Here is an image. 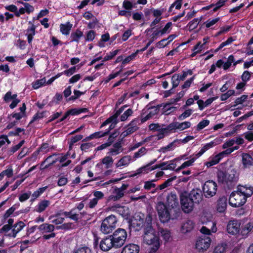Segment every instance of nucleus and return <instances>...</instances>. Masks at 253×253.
I'll use <instances>...</instances> for the list:
<instances>
[{"label": "nucleus", "mask_w": 253, "mask_h": 253, "mask_svg": "<svg viewBox=\"0 0 253 253\" xmlns=\"http://www.w3.org/2000/svg\"><path fill=\"white\" fill-rule=\"evenodd\" d=\"M143 243L148 246V253H156L160 247L159 236L151 226L145 230Z\"/></svg>", "instance_id": "1"}, {"label": "nucleus", "mask_w": 253, "mask_h": 253, "mask_svg": "<svg viewBox=\"0 0 253 253\" xmlns=\"http://www.w3.org/2000/svg\"><path fill=\"white\" fill-rule=\"evenodd\" d=\"M186 159V158L185 156L182 155L170 161L163 162L160 165H156L154 167H151V165L152 164V163H151L137 169L136 171V173L133 174L132 176H136L137 174L141 173H147L149 171H152L157 168H161L163 170H173L175 169L176 167V162L177 161L185 160Z\"/></svg>", "instance_id": "2"}, {"label": "nucleus", "mask_w": 253, "mask_h": 253, "mask_svg": "<svg viewBox=\"0 0 253 253\" xmlns=\"http://www.w3.org/2000/svg\"><path fill=\"white\" fill-rule=\"evenodd\" d=\"M13 219L9 218L7 220V224L2 227L1 232L5 236L15 238L17 233L25 226V224L23 221H19L13 225Z\"/></svg>", "instance_id": "3"}, {"label": "nucleus", "mask_w": 253, "mask_h": 253, "mask_svg": "<svg viewBox=\"0 0 253 253\" xmlns=\"http://www.w3.org/2000/svg\"><path fill=\"white\" fill-rule=\"evenodd\" d=\"M118 220L116 216L111 215L105 218L102 222L100 231L105 234H109L117 226Z\"/></svg>", "instance_id": "4"}, {"label": "nucleus", "mask_w": 253, "mask_h": 253, "mask_svg": "<svg viewBox=\"0 0 253 253\" xmlns=\"http://www.w3.org/2000/svg\"><path fill=\"white\" fill-rule=\"evenodd\" d=\"M110 236L113 241L114 248L118 249L124 245L127 237V234L126 230L118 228Z\"/></svg>", "instance_id": "5"}, {"label": "nucleus", "mask_w": 253, "mask_h": 253, "mask_svg": "<svg viewBox=\"0 0 253 253\" xmlns=\"http://www.w3.org/2000/svg\"><path fill=\"white\" fill-rule=\"evenodd\" d=\"M159 218L162 222H167L170 219L171 209L167 208L162 202H159L156 206Z\"/></svg>", "instance_id": "6"}, {"label": "nucleus", "mask_w": 253, "mask_h": 253, "mask_svg": "<svg viewBox=\"0 0 253 253\" xmlns=\"http://www.w3.org/2000/svg\"><path fill=\"white\" fill-rule=\"evenodd\" d=\"M188 195L189 193L185 191L181 192L180 194L181 208L183 211L186 213H189L192 211L194 203Z\"/></svg>", "instance_id": "7"}, {"label": "nucleus", "mask_w": 253, "mask_h": 253, "mask_svg": "<svg viewBox=\"0 0 253 253\" xmlns=\"http://www.w3.org/2000/svg\"><path fill=\"white\" fill-rule=\"evenodd\" d=\"M247 202L245 197L241 193L238 192L236 189L231 193L230 194L229 204V205L234 208H238L243 206Z\"/></svg>", "instance_id": "8"}, {"label": "nucleus", "mask_w": 253, "mask_h": 253, "mask_svg": "<svg viewBox=\"0 0 253 253\" xmlns=\"http://www.w3.org/2000/svg\"><path fill=\"white\" fill-rule=\"evenodd\" d=\"M204 195L206 198H211L215 195L217 185L213 180H208L205 182L202 187Z\"/></svg>", "instance_id": "9"}, {"label": "nucleus", "mask_w": 253, "mask_h": 253, "mask_svg": "<svg viewBox=\"0 0 253 253\" xmlns=\"http://www.w3.org/2000/svg\"><path fill=\"white\" fill-rule=\"evenodd\" d=\"M211 242L210 237L202 235L197 239L195 244L196 248L199 252L205 251L210 247Z\"/></svg>", "instance_id": "10"}, {"label": "nucleus", "mask_w": 253, "mask_h": 253, "mask_svg": "<svg viewBox=\"0 0 253 253\" xmlns=\"http://www.w3.org/2000/svg\"><path fill=\"white\" fill-rule=\"evenodd\" d=\"M191 126V123L189 121H185L181 123L178 122H172L168 125V129L172 130L182 131L189 128Z\"/></svg>", "instance_id": "11"}, {"label": "nucleus", "mask_w": 253, "mask_h": 253, "mask_svg": "<svg viewBox=\"0 0 253 253\" xmlns=\"http://www.w3.org/2000/svg\"><path fill=\"white\" fill-rule=\"evenodd\" d=\"M66 156H59L57 157L56 155L50 156L47 157L44 162L41 165V169H45L48 168L50 165L55 163L57 161L63 162L66 159Z\"/></svg>", "instance_id": "12"}, {"label": "nucleus", "mask_w": 253, "mask_h": 253, "mask_svg": "<svg viewBox=\"0 0 253 253\" xmlns=\"http://www.w3.org/2000/svg\"><path fill=\"white\" fill-rule=\"evenodd\" d=\"M222 139L219 138H216L213 141L205 144L200 149L199 152L196 154V158H199L205 152L209 150L210 149L213 147L214 146L217 145L221 143Z\"/></svg>", "instance_id": "13"}, {"label": "nucleus", "mask_w": 253, "mask_h": 253, "mask_svg": "<svg viewBox=\"0 0 253 253\" xmlns=\"http://www.w3.org/2000/svg\"><path fill=\"white\" fill-rule=\"evenodd\" d=\"M237 190L246 200L253 194V186L251 185H239L237 186Z\"/></svg>", "instance_id": "14"}, {"label": "nucleus", "mask_w": 253, "mask_h": 253, "mask_svg": "<svg viewBox=\"0 0 253 253\" xmlns=\"http://www.w3.org/2000/svg\"><path fill=\"white\" fill-rule=\"evenodd\" d=\"M240 223L236 220H230L227 225V231L228 233L232 235H236L240 231Z\"/></svg>", "instance_id": "15"}, {"label": "nucleus", "mask_w": 253, "mask_h": 253, "mask_svg": "<svg viewBox=\"0 0 253 253\" xmlns=\"http://www.w3.org/2000/svg\"><path fill=\"white\" fill-rule=\"evenodd\" d=\"M113 162L114 160L111 156H106L102 158L100 162L96 165V167L99 169H108L112 167Z\"/></svg>", "instance_id": "16"}, {"label": "nucleus", "mask_w": 253, "mask_h": 253, "mask_svg": "<svg viewBox=\"0 0 253 253\" xmlns=\"http://www.w3.org/2000/svg\"><path fill=\"white\" fill-rule=\"evenodd\" d=\"M99 247L100 249L104 252H107L112 248H114L113 241L111 236H109L102 239L100 242Z\"/></svg>", "instance_id": "17"}, {"label": "nucleus", "mask_w": 253, "mask_h": 253, "mask_svg": "<svg viewBox=\"0 0 253 253\" xmlns=\"http://www.w3.org/2000/svg\"><path fill=\"white\" fill-rule=\"evenodd\" d=\"M166 204L169 208L174 209L178 206V199L176 194L174 193H170L167 197Z\"/></svg>", "instance_id": "18"}, {"label": "nucleus", "mask_w": 253, "mask_h": 253, "mask_svg": "<svg viewBox=\"0 0 253 253\" xmlns=\"http://www.w3.org/2000/svg\"><path fill=\"white\" fill-rule=\"evenodd\" d=\"M227 207V198L224 196L220 197L217 201V204L216 206V211L220 213H224L226 211Z\"/></svg>", "instance_id": "19"}, {"label": "nucleus", "mask_w": 253, "mask_h": 253, "mask_svg": "<svg viewBox=\"0 0 253 253\" xmlns=\"http://www.w3.org/2000/svg\"><path fill=\"white\" fill-rule=\"evenodd\" d=\"M139 251L140 247L138 245L129 243L122 248L121 253H139Z\"/></svg>", "instance_id": "20"}, {"label": "nucleus", "mask_w": 253, "mask_h": 253, "mask_svg": "<svg viewBox=\"0 0 253 253\" xmlns=\"http://www.w3.org/2000/svg\"><path fill=\"white\" fill-rule=\"evenodd\" d=\"M28 24L31 25L26 30V35L27 36V41L29 44H31L33 37L36 33V26L32 21H29Z\"/></svg>", "instance_id": "21"}, {"label": "nucleus", "mask_w": 253, "mask_h": 253, "mask_svg": "<svg viewBox=\"0 0 253 253\" xmlns=\"http://www.w3.org/2000/svg\"><path fill=\"white\" fill-rule=\"evenodd\" d=\"M132 162H133L132 157L129 155H126L120 159L116 163V167L121 169L123 167H126Z\"/></svg>", "instance_id": "22"}, {"label": "nucleus", "mask_w": 253, "mask_h": 253, "mask_svg": "<svg viewBox=\"0 0 253 253\" xmlns=\"http://www.w3.org/2000/svg\"><path fill=\"white\" fill-rule=\"evenodd\" d=\"M242 163L244 169H250L253 166V158L247 153L242 154Z\"/></svg>", "instance_id": "23"}, {"label": "nucleus", "mask_w": 253, "mask_h": 253, "mask_svg": "<svg viewBox=\"0 0 253 253\" xmlns=\"http://www.w3.org/2000/svg\"><path fill=\"white\" fill-rule=\"evenodd\" d=\"M159 110L156 107H152L149 109L147 112V114H143L141 116V123H144L147 120L152 118L155 115L158 113Z\"/></svg>", "instance_id": "24"}, {"label": "nucleus", "mask_w": 253, "mask_h": 253, "mask_svg": "<svg viewBox=\"0 0 253 253\" xmlns=\"http://www.w3.org/2000/svg\"><path fill=\"white\" fill-rule=\"evenodd\" d=\"M125 106H124V107H121L117 112L115 114V115H114L113 116L109 118V119H108L107 120H106L102 125H101V127H103L105 126H106V125L109 124V123H111V126H110V127H114L115 125L117 124V117L120 114V113H121L124 110V108H125Z\"/></svg>", "instance_id": "25"}, {"label": "nucleus", "mask_w": 253, "mask_h": 253, "mask_svg": "<svg viewBox=\"0 0 253 253\" xmlns=\"http://www.w3.org/2000/svg\"><path fill=\"white\" fill-rule=\"evenodd\" d=\"M253 229V221L246 222L242 227L240 234L243 238H247Z\"/></svg>", "instance_id": "26"}, {"label": "nucleus", "mask_w": 253, "mask_h": 253, "mask_svg": "<svg viewBox=\"0 0 253 253\" xmlns=\"http://www.w3.org/2000/svg\"><path fill=\"white\" fill-rule=\"evenodd\" d=\"M188 196L194 203H199L202 200L201 190L199 188L192 189L189 193Z\"/></svg>", "instance_id": "27"}, {"label": "nucleus", "mask_w": 253, "mask_h": 253, "mask_svg": "<svg viewBox=\"0 0 253 253\" xmlns=\"http://www.w3.org/2000/svg\"><path fill=\"white\" fill-rule=\"evenodd\" d=\"M192 74V72L191 70H189L186 71H184L181 74H175L174 75L172 78L171 80L174 82V80H176V83L174 84L175 86H177L179 84L180 81L184 80L185 78L188 75H191Z\"/></svg>", "instance_id": "28"}, {"label": "nucleus", "mask_w": 253, "mask_h": 253, "mask_svg": "<svg viewBox=\"0 0 253 253\" xmlns=\"http://www.w3.org/2000/svg\"><path fill=\"white\" fill-rule=\"evenodd\" d=\"M124 195V193H122V190L118 187H115L112 194L108 198V201H116L122 198Z\"/></svg>", "instance_id": "29"}, {"label": "nucleus", "mask_w": 253, "mask_h": 253, "mask_svg": "<svg viewBox=\"0 0 253 253\" xmlns=\"http://www.w3.org/2000/svg\"><path fill=\"white\" fill-rule=\"evenodd\" d=\"M194 224L191 220H187L183 222L181 226L180 231L182 233L191 232L194 228Z\"/></svg>", "instance_id": "30"}, {"label": "nucleus", "mask_w": 253, "mask_h": 253, "mask_svg": "<svg viewBox=\"0 0 253 253\" xmlns=\"http://www.w3.org/2000/svg\"><path fill=\"white\" fill-rule=\"evenodd\" d=\"M217 98V97H213L208 98L204 101L203 100H200L197 101V103L198 105L199 109L201 111L203 110L205 107L211 105L212 102L215 100Z\"/></svg>", "instance_id": "31"}, {"label": "nucleus", "mask_w": 253, "mask_h": 253, "mask_svg": "<svg viewBox=\"0 0 253 253\" xmlns=\"http://www.w3.org/2000/svg\"><path fill=\"white\" fill-rule=\"evenodd\" d=\"M38 229L42 233H47L53 232L55 229V227L52 224L43 223L39 226Z\"/></svg>", "instance_id": "32"}, {"label": "nucleus", "mask_w": 253, "mask_h": 253, "mask_svg": "<svg viewBox=\"0 0 253 253\" xmlns=\"http://www.w3.org/2000/svg\"><path fill=\"white\" fill-rule=\"evenodd\" d=\"M217 177L218 180L222 182L231 181H232L233 179V176L221 170L217 172Z\"/></svg>", "instance_id": "33"}, {"label": "nucleus", "mask_w": 253, "mask_h": 253, "mask_svg": "<svg viewBox=\"0 0 253 253\" xmlns=\"http://www.w3.org/2000/svg\"><path fill=\"white\" fill-rule=\"evenodd\" d=\"M84 33L80 29H77L75 32L71 34L70 39L71 42H76L77 43H79L81 38L83 37Z\"/></svg>", "instance_id": "34"}, {"label": "nucleus", "mask_w": 253, "mask_h": 253, "mask_svg": "<svg viewBox=\"0 0 253 253\" xmlns=\"http://www.w3.org/2000/svg\"><path fill=\"white\" fill-rule=\"evenodd\" d=\"M221 160V159L218 154L214 156L211 157L208 161L205 163V165L209 168L218 164Z\"/></svg>", "instance_id": "35"}, {"label": "nucleus", "mask_w": 253, "mask_h": 253, "mask_svg": "<svg viewBox=\"0 0 253 253\" xmlns=\"http://www.w3.org/2000/svg\"><path fill=\"white\" fill-rule=\"evenodd\" d=\"M110 209L112 211H116L123 216L127 214L128 208L124 206H113Z\"/></svg>", "instance_id": "36"}, {"label": "nucleus", "mask_w": 253, "mask_h": 253, "mask_svg": "<svg viewBox=\"0 0 253 253\" xmlns=\"http://www.w3.org/2000/svg\"><path fill=\"white\" fill-rule=\"evenodd\" d=\"M197 159H198V158H196V156L195 155L189 160L184 162L180 167L175 169V171L176 172H179L180 170L184 169L185 168L191 166Z\"/></svg>", "instance_id": "37"}, {"label": "nucleus", "mask_w": 253, "mask_h": 253, "mask_svg": "<svg viewBox=\"0 0 253 253\" xmlns=\"http://www.w3.org/2000/svg\"><path fill=\"white\" fill-rule=\"evenodd\" d=\"M202 19V17H201L200 18H194L193 20L190 21L187 25V27H188V30L191 32L196 29Z\"/></svg>", "instance_id": "38"}, {"label": "nucleus", "mask_w": 253, "mask_h": 253, "mask_svg": "<svg viewBox=\"0 0 253 253\" xmlns=\"http://www.w3.org/2000/svg\"><path fill=\"white\" fill-rule=\"evenodd\" d=\"M159 133L156 136V138L155 139L159 140L163 138L165 136L169 134L171 131L170 129H168V126L165 127H162L160 130H158Z\"/></svg>", "instance_id": "39"}, {"label": "nucleus", "mask_w": 253, "mask_h": 253, "mask_svg": "<svg viewBox=\"0 0 253 253\" xmlns=\"http://www.w3.org/2000/svg\"><path fill=\"white\" fill-rule=\"evenodd\" d=\"M122 151V149L121 144L117 143L114 144L112 148L109 149L108 154L114 156L120 154Z\"/></svg>", "instance_id": "40"}, {"label": "nucleus", "mask_w": 253, "mask_h": 253, "mask_svg": "<svg viewBox=\"0 0 253 253\" xmlns=\"http://www.w3.org/2000/svg\"><path fill=\"white\" fill-rule=\"evenodd\" d=\"M50 205V202L48 200H43L39 203L37 206L36 211L42 212L44 211Z\"/></svg>", "instance_id": "41"}, {"label": "nucleus", "mask_w": 253, "mask_h": 253, "mask_svg": "<svg viewBox=\"0 0 253 253\" xmlns=\"http://www.w3.org/2000/svg\"><path fill=\"white\" fill-rule=\"evenodd\" d=\"M72 24L67 22L66 24H61L60 26V31L63 35H68L71 30Z\"/></svg>", "instance_id": "42"}, {"label": "nucleus", "mask_w": 253, "mask_h": 253, "mask_svg": "<svg viewBox=\"0 0 253 253\" xmlns=\"http://www.w3.org/2000/svg\"><path fill=\"white\" fill-rule=\"evenodd\" d=\"M227 248V245L225 243L218 244L214 248V253H224Z\"/></svg>", "instance_id": "43"}, {"label": "nucleus", "mask_w": 253, "mask_h": 253, "mask_svg": "<svg viewBox=\"0 0 253 253\" xmlns=\"http://www.w3.org/2000/svg\"><path fill=\"white\" fill-rule=\"evenodd\" d=\"M217 231V228L216 226V223H212V227L211 228V230H209L207 228H206L205 226H203L201 229H200V232L205 235H210L211 232L212 233H215Z\"/></svg>", "instance_id": "44"}, {"label": "nucleus", "mask_w": 253, "mask_h": 253, "mask_svg": "<svg viewBox=\"0 0 253 253\" xmlns=\"http://www.w3.org/2000/svg\"><path fill=\"white\" fill-rule=\"evenodd\" d=\"M107 133H108V132H103L102 131L95 132L90 134L89 136H88L87 137H86L85 139L86 140H91V139L100 138V137L104 136Z\"/></svg>", "instance_id": "45"}, {"label": "nucleus", "mask_w": 253, "mask_h": 253, "mask_svg": "<svg viewBox=\"0 0 253 253\" xmlns=\"http://www.w3.org/2000/svg\"><path fill=\"white\" fill-rule=\"evenodd\" d=\"M46 79L45 78L42 79L37 80L32 83V87L35 89L39 88L40 87L45 85Z\"/></svg>", "instance_id": "46"}, {"label": "nucleus", "mask_w": 253, "mask_h": 253, "mask_svg": "<svg viewBox=\"0 0 253 253\" xmlns=\"http://www.w3.org/2000/svg\"><path fill=\"white\" fill-rule=\"evenodd\" d=\"M60 214L58 213L55 216L51 215L49 217V219L51 220V222L55 224H60L64 221V218L59 216Z\"/></svg>", "instance_id": "47"}, {"label": "nucleus", "mask_w": 253, "mask_h": 253, "mask_svg": "<svg viewBox=\"0 0 253 253\" xmlns=\"http://www.w3.org/2000/svg\"><path fill=\"white\" fill-rule=\"evenodd\" d=\"M239 148V147L238 146H235L232 148H227L225 151H223L218 153V155H219L220 158L222 159L224 157L231 154L234 151L238 149Z\"/></svg>", "instance_id": "48"}, {"label": "nucleus", "mask_w": 253, "mask_h": 253, "mask_svg": "<svg viewBox=\"0 0 253 253\" xmlns=\"http://www.w3.org/2000/svg\"><path fill=\"white\" fill-rule=\"evenodd\" d=\"M175 148V142L174 141L169 144L166 146L161 147L159 150V152L165 153L167 152L172 151Z\"/></svg>", "instance_id": "49"}, {"label": "nucleus", "mask_w": 253, "mask_h": 253, "mask_svg": "<svg viewBox=\"0 0 253 253\" xmlns=\"http://www.w3.org/2000/svg\"><path fill=\"white\" fill-rule=\"evenodd\" d=\"M203 44H202L201 42H199L195 45L192 49L193 52L192 53L191 56L192 57L195 56L197 53H200L203 49Z\"/></svg>", "instance_id": "50"}, {"label": "nucleus", "mask_w": 253, "mask_h": 253, "mask_svg": "<svg viewBox=\"0 0 253 253\" xmlns=\"http://www.w3.org/2000/svg\"><path fill=\"white\" fill-rule=\"evenodd\" d=\"M147 153V150L144 147H141L137 152L134 154L133 157L132 158L133 161H135L137 159L141 157L144 156Z\"/></svg>", "instance_id": "51"}, {"label": "nucleus", "mask_w": 253, "mask_h": 253, "mask_svg": "<svg viewBox=\"0 0 253 253\" xmlns=\"http://www.w3.org/2000/svg\"><path fill=\"white\" fill-rule=\"evenodd\" d=\"M235 95V91L234 90H228L226 93L221 95L220 99L221 101H225L227 99H228L230 97Z\"/></svg>", "instance_id": "52"}, {"label": "nucleus", "mask_w": 253, "mask_h": 253, "mask_svg": "<svg viewBox=\"0 0 253 253\" xmlns=\"http://www.w3.org/2000/svg\"><path fill=\"white\" fill-rule=\"evenodd\" d=\"M176 179V176H174L168 179L164 183L159 186L160 189L163 190L166 188V187L170 186L171 185V182Z\"/></svg>", "instance_id": "53"}, {"label": "nucleus", "mask_w": 253, "mask_h": 253, "mask_svg": "<svg viewBox=\"0 0 253 253\" xmlns=\"http://www.w3.org/2000/svg\"><path fill=\"white\" fill-rule=\"evenodd\" d=\"M95 32L93 30H89V31L87 32L86 34L85 40L86 42H91L95 39Z\"/></svg>", "instance_id": "54"}, {"label": "nucleus", "mask_w": 253, "mask_h": 253, "mask_svg": "<svg viewBox=\"0 0 253 253\" xmlns=\"http://www.w3.org/2000/svg\"><path fill=\"white\" fill-rule=\"evenodd\" d=\"M210 124V121L208 120H203L201 122H200L197 125L196 129L198 131H199L205 127L208 126Z\"/></svg>", "instance_id": "55"}, {"label": "nucleus", "mask_w": 253, "mask_h": 253, "mask_svg": "<svg viewBox=\"0 0 253 253\" xmlns=\"http://www.w3.org/2000/svg\"><path fill=\"white\" fill-rule=\"evenodd\" d=\"M118 51L119 50L118 49L110 51L109 53H107L106 56H104L102 61L105 62L112 59L117 54Z\"/></svg>", "instance_id": "56"}, {"label": "nucleus", "mask_w": 253, "mask_h": 253, "mask_svg": "<svg viewBox=\"0 0 253 253\" xmlns=\"http://www.w3.org/2000/svg\"><path fill=\"white\" fill-rule=\"evenodd\" d=\"M220 19V17H219L214 18L211 20L210 19H208L204 23V24H205L206 27L207 28H209L218 22Z\"/></svg>", "instance_id": "57"}, {"label": "nucleus", "mask_w": 253, "mask_h": 253, "mask_svg": "<svg viewBox=\"0 0 253 253\" xmlns=\"http://www.w3.org/2000/svg\"><path fill=\"white\" fill-rule=\"evenodd\" d=\"M192 112L193 111L192 109H189L186 110L183 113L178 116V118L180 120H183L190 116Z\"/></svg>", "instance_id": "58"}, {"label": "nucleus", "mask_w": 253, "mask_h": 253, "mask_svg": "<svg viewBox=\"0 0 253 253\" xmlns=\"http://www.w3.org/2000/svg\"><path fill=\"white\" fill-rule=\"evenodd\" d=\"M133 113V111L131 109H128L121 115L120 120L121 121H125L127 119L128 117L130 116Z\"/></svg>", "instance_id": "59"}, {"label": "nucleus", "mask_w": 253, "mask_h": 253, "mask_svg": "<svg viewBox=\"0 0 253 253\" xmlns=\"http://www.w3.org/2000/svg\"><path fill=\"white\" fill-rule=\"evenodd\" d=\"M16 97H17V94H12V92L11 91H8L4 96L3 100L6 102H8Z\"/></svg>", "instance_id": "60"}, {"label": "nucleus", "mask_w": 253, "mask_h": 253, "mask_svg": "<svg viewBox=\"0 0 253 253\" xmlns=\"http://www.w3.org/2000/svg\"><path fill=\"white\" fill-rule=\"evenodd\" d=\"M47 186L39 188L37 190L35 191L32 194V197L34 199H37L39 197L44 191L46 189Z\"/></svg>", "instance_id": "61"}, {"label": "nucleus", "mask_w": 253, "mask_h": 253, "mask_svg": "<svg viewBox=\"0 0 253 253\" xmlns=\"http://www.w3.org/2000/svg\"><path fill=\"white\" fill-rule=\"evenodd\" d=\"M68 182V178L65 175L60 176L58 180L57 184L59 186H63L65 185Z\"/></svg>", "instance_id": "62"}, {"label": "nucleus", "mask_w": 253, "mask_h": 253, "mask_svg": "<svg viewBox=\"0 0 253 253\" xmlns=\"http://www.w3.org/2000/svg\"><path fill=\"white\" fill-rule=\"evenodd\" d=\"M123 7L126 10H130L133 8V5L132 3L130 1L125 0L123 2Z\"/></svg>", "instance_id": "63"}, {"label": "nucleus", "mask_w": 253, "mask_h": 253, "mask_svg": "<svg viewBox=\"0 0 253 253\" xmlns=\"http://www.w3.org/2000/svg\"><path fill=\"white\" fill-rule=\"evenodd\" d=\"M74 253H91V250L87 247H80L76 249Z\"/></svg>", "instance_id": "64"}]
</instances>
